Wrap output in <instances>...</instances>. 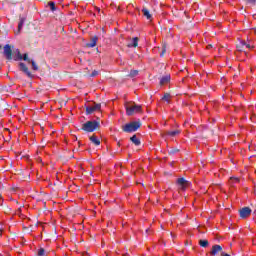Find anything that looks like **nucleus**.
<instances>
[{"instance_id":"4","label":"nucleus","mask_w":256,"mask_h":256,"mask_svg":"<svg viewBox=\"0 0 256 256\" xmlns=\"http://www.w3.org/2000/svg\"><path fill=\"white\" fill-rule=\"evenodd\" d=\"M97 127H99V123H97V121H87L82 125V130L87 133H93Z\"/></svg>"},{"instance_id":"8","label":"nucleus","mask_w":256,"mask_h":256,"mask_svg":"<svg viewBox=\"0 0 256 256\" xmlns=\"http://www.w3.org/2000/svg\"><path fill=\"white\" fill-rule=\"evenodd\" d=\"M177 185L180 187L182 191H185V189L189 187V181L185 180L184 178H179L177 180Z\"/></svg>"},{"instance_id":"20","label":"nucleus","mask_w":256,"mask_h":256,"mask_svg":"<svg viewBox=\"0 0 256 256\" xmlns=\"http://www.w3.org/2000/svg\"><path fill=\"white\" fill-rule=\"evenodd\" d=\"M23 25H25V18L20 19V22L18 24V31H21V29H23Z\"/></svg>"},{"instance_id":"27","label":"nucleus","mask_w":256,"mask_h":256,"mask_svg":"<svg viewBox=\"0 0 256 256\" xmlns=\"http://www.w3.org/2000/svg\"><path fill=\"white\" fill-rule=\"evenodd\" d=\"M98 75V72L97 71H93L92 74H91V77H97Z\"/></svg>"},{"instance_id":"29","label":"nucleus","mask_w":256,"mask_h":256,"mask_svg":"<svg viewBox=\"0 0 256 256\" xmlns=\"http://www.w3.org/2000/svg\"><path fill=\"white\" fill-rule=\"evenodd\" d=\"M125 256H127V255H125Z\"/></svg>"},{"instance_id":"19","label":"nucleus","mask_w":256,"mask_h":256,"mask_svg":"<svg viewBox=\"0 0 256 256\" xmlns=\"http://www.w3.org/2000/svg\"><path fill=\"white\" fill-rule=\"evenodd\" d=\"M200 247H209V241L207 240H200L199 241Z\"/></svg>"},{"instance_id":"16","label":"nucleus","mask_w":256,"mask_h":256,"mask_svg":"<svg viewBox=\"0 0 256 256\" xmlns=\"http://www.w3.org/2000/svg\"><path fill=\"white\" fill-rule=\"evenodd\" d=\"M138 43H139V38L134 37L132 40V44H128V47H137Z\"/></svg>"},{"instance_id":"3","label":"nucleus","mask_w":256,"mask_h":256,"mask_svg":"<svg viewBox=\"0 0 256 256\" xmlns=\"http://www.w3.org/2000/svg\"><path fill=\"white\" fill-rule=\"evenodd\" d=\"M126 114L131 117V115H135V113H143V106L133 104H125Z\"/></svg>"},{"instance_id":"18","label":"nucleus","mask_w":256,"mask_h":256,"mask_svg":"<svg viewBox=\"0 0 256 256\" xmlns=\"http://www.w3.org/2000/svg\"><path fill=\"white\" fill-rule=\"evenodd\" d=\"M142 13H143L144 17H146L148 20L151 19V15L149 13V10H147V8L142 9Z\"/></svg>"},{"instance_id":"10","label":"nucleus","mask_w":256,"mask_h":256,"mask_svg":"<svg viewBox=\"0 0 256 256\" xmlns=\"http://www.w3.org/2000/svg\"><path fill=\"white\" fill-rule=\"evenodd\" d=\"M240 180L237 177H230L229 181H228V185H230V187L235 188L237 187V185H239Z\"/></svg>"},{"instance_id":"13","label":"nucleus","mask_w":256,"mask_h":256,"mask_svg":"<svg viewBox=\"0 0 256 256\" xmlns=\"http://www.w3.org/2000/svg\"><path fill=\"white\" fill-rule=\"evenodd\" d=\"M89 140L91 141V143H93L94 145H101V140H99V137H97V135L93 134L92 136H90Z\"/></svg>"},{"instance_id":"23","label":"nucleus","mask_w":256,"mask_h":256,"mask_svg":"<svg viewBox=\"0 0 256 256\" xmlns=\"http://www.w3.org/2000/svg\"><path fill=\"white\" fill-rule=\"evenodd\" d=\"M48 5H49L51 11H56L57 10V8L55 7V2H49Z\"/></svg>"},{"instance_id":"7","label":"nucleus","mask_w":256,"mask_h":256,"mask_svg":"<svg viewBox=\"0 0 256 256\" xmlns=\"http://www.w3.org/2000/svg\"><path fill=\"white\" fill-rule=\"evenodd\" d=\"M95 111H101V104H93L92 106L86 107L87 115H91L92 113H95Z\"/></svg>"},{"instance_id":"14","label":"nucleus","mask_w":256,"mask_h":256,"mask_svg":"<svg viewBox=\"0 0 256 256\" xmlns=\"http://www.w3.org/2000/svg\"><path fill=\"white\" fill-rule=\"evenodd\" d=\"M169 81H171L170 75L163 76L160 80V85H167V83H169Z\"/></svg>"},{"instance_id":"17","label":"nucleus","mask_w":256,"mask_h":256,"mask_svg":"<svg viewBox=\"0 0 256 256\" xmlns=\"http://www.w3.org/2000/svg\"><path fill=\"white\" fill-rule=\"evenodd\" d=\"M179 133H181V131H179V130H174V131H168V132H166V135H169L170 137H175L176 135H179Z\"/></svg>"},{"instance_id":"6","label":"nucleus","mask_w":256,"mask_h":256,"mask_svg":"<svg viewBox=\"0 0 256 256\" xmlns=\"http://www.w3.org/2000/svg\"><path fill=\"white\" fill-rule=\"evenodd\" d=\"M12 54L13 50H11V45L6 44L4 46V57H6L8 61H11V59H15V56H12Z\"/></svg>"},{"instance_id":"9","label":"nucleus","mask_w":256,"mask_h":256,"mask_svg":"<svg viewBox=\"0 0 256 256\" xmlns=\"http://www.w3.org/2000/svg\"><path fill=\"white\" fill-rule=\"evenodd\" d=\"M251 215V209L249 207H244L240 210V217L242 219H247Z\"/></svg>"},{"instance_id":"25","label":"nucleus","mask_w":256,"mask_h":256,"mask_svg":"<svg viewBox=\"0 0 256 256\" xmlns=\"http://www.w3.org/2000/svg\"><path fill=\"white\" fill-rule=\"evenodd\" d=\"M162 99L163 101H166L167 103H169V101L171 100V95L165 94Z\"/></svg>"},{"instance_id":"1","label":"nucleus","mask_w":256,"mask_h":256,"mask_svg":"<svg viewBox=\"0 0 256 256\" xmlns=\"http://www.w3.org/2000/svg\"><path fill=\"white\" fill-rule=\"evenodd\" d=\"M27 61L28 63H31L33 71H38L39 67H37V64H35V61L29 59L27 57V54L21 55V52L19 49L16 50V55H14V61Z\"/></svg>"},{"instance_id":"2","label":"nucleus","mask_w":256,"mask_h":256,"mask_svg":"<svg viewBox=\"0 0 256 256\" xmlns=\"http://www.w3.org/2000/svg\"><path fill=\"white\" fill-rule=\"evenodd\" d=\"M255 46H253V42L248 40V42L240 41L237 45V51L240 53H244V55H247L248 51H251V49H254Z\"/></svg>"},{"instance_id":"24","label":"nucleus","mask_w":256,"mask_h":256,"mask_svg":"<svg viewBox=\"0 0 256 256\" xmlns=\"http://www.w3.org/2000/svg\"><path fill=\"white\" fill-rule=\"evenodd\" d=\"M137 75H139V71H137V70L130 71V77H137Z\"/></svg>"},{"instance_id":"15","label":"nucleus","mask_w":256,"mask_h":256,"mask_svg":"<svg viewBox=\"0 0 256 256\" xmlns=\"http://www.w3.org/2000/svg\"><path fill=\"white\" fill-rule=\"evenodd\" d=\"M130 141H132V143H134V145H141V141L139 140V138H137V135H133L130 138Z\"/></svg>"},{"instance_id":"11","label":"nucleus","mask_w":256,"mask_h":256,"mask_svg":"<svg viewBox=\"0 0 256 256\" xmlns=\"http://www.w3.org/2000/svg\"><path fill=\"white\" fill-rule=\"evenodd\" d=\"M221 251H223V248L221 247V245H214L212 246L210 255L215 256L217 255V253H221Z\"/></svg>"},{"instance_id":"28","label":"nucleus","mask_w":256,"mask_h":256,"mask_svg":"<svg viewBox=\"0 0 256 256\" xmlns=\"http://www.w3.org/2000/svg\"><path fill=\"white\" fill-rule=\"evenodd\" d=\"M0 49H1V45H0Z\"/></svg>"},{"instance_id":"5","label":"nucleus","mask_w":256,"mask_h":256,"mask_svg":"<svg viewBox=\"0 0 256 256\" xmlns=\"http://www.w3.org/2000/svg\"><path fill=\"white\" fill-rule=\"evenodd\" d=\"M139 127H141V123L134 121V122H130V123L126 124L123 127V131H125V133H133V132L137 131V129H139Z\"/></svg>"},{"instance_id":"12","label":"nucleus","mask_w":256,"mask_h":256,"mask_svg":"<svg viewBox=\"0 0 256 256\" xmlns=\"http://www.w3.org/2000/svg\"><path fill=\"white\" fill-rule=\"evenodd\" d=\"M19 67H20V70L27 75V77H33V75L31 74V72L29 71V69L24 63L21 62L19 64Z\"/></svg>"},{"instance_id":"21","label":"nucleus","mask_w":256,"mask_h":256,"mask_svg":"<svg viewBox=\"0 0 256 256\" xmlns=\"http://www.w3.org/2000/svg\"><path fill=\"white\" fill-rule=\"evenodd\" d=\"M246 5H249L250 7L255 6L256 1L255 0H244Z\"/></svg>"},{"instance_id":"22","label":"nucleus","mask_w":256,"mask_h":256,"mask_svg":"<svg viewBox=\"0 0 256 256\" xmlns=\"http://www.w3.org/2000/svg\"><path fill=\"white\" fill-rule=\"evenodd\" d=\"M97 45V37L92 38V43L88 44V47H95Z\"/></svg>"},{"instance_id":"26","label":"nucleus","mask_w":256,"mask_h":256,"mask_svg":"<svg viewBox=\"0 0 256 256\" xmlns=\"http://www.w3.org/2000/svg\"><path fill=\"white\" fill-rule=\"evenodd\" d=\"M38 256H45V249L40 248L37 253Z\"/></svg>"}]
</instances>
